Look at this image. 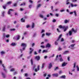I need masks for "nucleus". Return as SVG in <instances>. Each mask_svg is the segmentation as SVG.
Wrapping results in <instances>:
<instances>
[{
	"label": "nucleus",
	"mask_w": 79,
	"mask_h": 79,
	"mask_svg": "<svg viewBox=\"0 0 79 79\" xmlns=\"http://www.w3.org/2000/svg\"><path fill=\"white\" fill-rule=\"evenodd\" d=\"M58 27L60 28V29H64V32H65L66 31V30L68 29V27L67 26L65 27L64 26H62L61 25H60Z\"/></svg>",
	"instance_id": "nucleus-1"
},
{
	"label": "nucleus",
	"mask_w": 79,
	"mask_h": 79,
	"mask_svg": "<svg viewBox=\"0 0 79 79\" xmlns=\"http://www.w3.org/2000/svg\"><path fill=\"white\" fill-rule=\"evenodd\" d=\"M21 46L22 47H23V48L22 49H21L20 50L21 53H22V52L26 49V44L24 43H22V44Z\"/></svg>",
	"instance_id": "nucleus-2"
},
{
	"label": "nucleus",
	"mask_w": 79,
	"mask_h": 79,
	"mask_svg": "<svg viewBox=\"0 0 79 79\" xmlns=\"http://www.w3.org/2000/svg\"><path fill=\"white\" fill-rule=\"evenodd\" d=\"M3 62H2V61L1 60H0V65L2 66V67H3V69H4V71H6V69H5V66L4 65V64H2Z\"/></svg>",
	"instance_id": "nucleus-3"
},
{
	"label": "nucleus",
	"mask_w": 79,
	"mask_h": 79,
	"mask_svg": "<svg viewBox=\"0 0 79 79\" xmlns=\"http://www.w3.org/2000/svg\"><path fill=\"white\" fill-rule=\"evenodd\" d=\"M71 31L72 32H74V33L76 34V33H77V29H76L75 30H74V28H73L72 29Z\"/></svg>",
	"instance_id": "nucleus-4"
},
{
	"label": "nucleus",
	"mask_w": 79,
	"mask_h": 79,
	"mask_svg": "<svg viewBox=\"0 0 79 79\" xmlns=\"http://www.w3.org/2000/svg\"><path fill=\"white\" fill-rule=\"evenodd\" d=\"M1 75L2 76V77L3 78H5L6 77V75L3 73V72H2Z\"/></svg>",
	"instance_id": "nucleus-5"
},
{
	"label": "nucleus",
	"mask_w": 79,
	"mask_h": 79,
	"mask_svg": "<svg viewBox=\"0 0 79 79\" xmlns=\"http://www.w3.org/2000/svg\"><path fill=\"white\" fill-rule=\"evenodd\" d=\"M62 34H61L60 35H59V36L57 40H60V39H61V40H64V39H63V38H61V37H62Z\"/></svg>",
	"instance_id": "nucleus-6"
},
{
	"label": "nucleus",
	"mask_w": 79,
	"mask_h": 79,
	"mask_svg": "<svg viewBox=\"0 0 79 79\" xmlns=\"http://www.w3.org/2000/svg\"><path fill=\"white\" fill-rule=\"evenodd\" d=\"M52 76L53 77H58V74L57 73H53L52 74Z\"/></svg>",
	"instance_id": "nucleus-7"
},
{
	"label": "nucleus",
	"mask_w": 79,
	"mask_h": 79,
	"mask_svg": "<svg viewBox=\"0 0 79 79\" xmlns=\"http://www.w3.org/2000/svg\"><path fill=\"white\" fill-rule=\"evenodd\" d=\"M74 45H75V44H71L70 45V46L69 47V48L70 47L71 49H74Z\"/></svg>",
	"instance_id": "nucleus-8"
},
{
	"label": "nucleus",
	"mask_w": 79,
	"mask_h": 79,
	"mask_svg": "<svg viewBox=\"0 0 79 79\" xmlns=\"http://www.w3.org/2000/svg\"><path fill=\"white\" fill-rule=\"evenodd\" d=\"M40 66L38 65L37 67V69H35V72H37V71H39L40 69Z\"/></svg>",
	"instance_id": "nucleus-9"
},
{
	"label": "nucleus",
	"mask_w": 79,
	"mask_h": 79,
	"mask_svg": "<svg viewBox=\"0 0 79 79\" xmlns=\"http://www.w3.org/2000/svg\"><path fill=\"white\" fill-rule=\"evenodd\" d=\"M0 53L2 56L5 54V52L4 51H2L0 52Z\"/></svg>",
	"instance_id": "nucleus-10"
},
{
	"label": "nucleus",
	"mask_w": 79,
	"mask_h": 79,
	"mask_svg": "<svg viewBox=\"0 0 79 79\" xmlns=\"http://www.w3.org/2000/svg\"><path fill=\"white\" fill-rule=\"evenodd\" d=\"M30 52H29V54H31L32 53V52L34 51V49L32 48H30Z\"/></svg>",
	"instance_id": "nucleus-11"
},
{
	"label": "nucleus",
	"mask_w": 79,
	"mask_h": 79,
	"mask_svg": "<svg viewBox=\"0 0 79 79\" xmlns=\"http://www.w3.org/2000/svg\"><path fill=\"white\" fill-rule=\"evenodd\" d=\"M51 47V45H50V44H49V43H48L46 46V48L48 47V48H50Z\"/></svg>",
	"instance_id": "nucleus-12"
},
{
	"label": "nucleus",
	"mask_w": 79,
	"mask_h": 79,
	"mask_svg": "<svg viewBox=\"0 0 79 79\" xmlns=\"http://www.w3.org/2000/svg\"><path fill=\"white\" fill-rule=\"evenodd\" d=\"M35 59L37 61H39L40 60V56H36L35 57Z\"/></svg>",
	"instance_id": "nucleus-13"
},
{
	"label": "nucleus",
	"mask_w": 79,
	"mask_h": 79,
	"mask_svg": "<svg viewBox=\"0 0 79 79\" xmlns=\"http://www.w3.org/2000/svg\"><path fill=\"white\" fill-rule=\"evenodd\" d=\"M52 67V64L51 63H50L49 64L48 68L49 69H50Z\"/></svg>",
	"instance_id": "nucleus-14"
},
{
	"label": "nucleus",
	"mask_w": 79,
	"mask_h": 79,
	"mask_svg": "<svg viewBox=\"0 0 79 79\" xmlns=\"http://www.w3.org/2000/svg\"><path fill=\"white\" fill-rule=\"evenodd\" d=\"M61 55H59V56L60 58V61H63V59H62V58L61 57Z\"/></svg>",
	"instance_id": "nucleus-15"
},
{
	"label": "nucleus",
	"mask_w": 79,
	"mask_h": 79,
	"mask_svg": "<svg viewBox=\"0 0 79 79\" xmlns=\"http://www.w3.org/2000/svg\"><path fill=\"white\" fill-rule=\"evenodd\" d=\"M69 34L70 36L72 35V31H70L69 32Z\"/></svg>",
	"instance_id": "nucleus-16"
},
{
	"label": "nucleus",
	"mask_w": 79,
	"mask_h": 79,
	"mask_svg": "<svg viewBox=\"0 0 79 79\" xmlns=\"http://www.w3.org/2000/svg\"><path fill=\"white\" fill-rule=\"evenodd\" d=\"M32 25L31 26V27H32V28L33 29V28H34V27H35V23H32Z\"/></svg>",
	"instance_id": "nucleus-17"
},
{
	"label": "nucleus",
	"mask_w": 79,
	"mask_h": 79,
	"mask_svg": "<svg viewBox=\"0 0 79 79\" xmlns=\"http://www.w3.org/2000/svg\"><path fill=\"white\" fill-rule=\"evenodd\" d=\"M70 0H67L66 1V5H68L70 3V2H69V1Z\"/></svg>",
	"instance_id": "nucleus-18"
},
{
	"label": "nucleus",
	"mask_w": 79,
	"mask_h": 79,
	"mask_svg": "<svg viewBox=\"0 0 79 79\" xmlns=\"http://www.w3.org/2000/svg\"><path fill=\"white\" fill-rule=\"evenodd\" d=\"M69 20H65L64 21V23H65V24H66L67 23H69Z\"/></svg>",
	"instance_id": "nucleus-19"
},
{
	"label": "nucleus",
	"mask_w": 79,
	"mask_h": 79,
	"mask_svg": "<svg viewBox=\"0 0 79 79\" xmlns=\"http://www.w3.org/2000/svg\"><path fill=\"white\" fill-rule=\"evenodd\" d=\"M10 45L11 46H15L16 45V44L15 43H12Z\"/></svg>",
	"instance_id": "nucleus-20"
},
{
	"label": "nucleus",
	"mask_w": 79,
	"mask_h": 79,
	"mask_svg": "<svg viewBox=\"0 0 79 79\" xmlns=\"http://www.w3.org/2000/svg\"><path fill=\"white\" fill-rule=\"evenodd\" d=\"M5 27H6V25H4L3 27L2 31H5Z\"/></svg>",
	"instance_id": "nucleus-21"
},
{
	"label": "nucleus",
	"mask_w": 79,
	"mask_h": 79,
	"mask_svg": "<svg viewBox=\"0 0 79 79\" xmlns=\"http://www.w3.org/2000/svg\"><path fill=\"white\" fill-rule=\"evenodd\" d=\"M13 10L12 9H10L8 11V14H9V15H10V11H13Z\"/></svg>",
	"instance_id": "nucleus-22"
},
{
	"label": "nucleus",
	"mask_w": 79,
	"mask_h": 79,
	"mask_svg": "<svg viewBox=\"0 0 79 79\" xmlns=\"http://www.w3.org/2000/svg\"><path fill=\"white\" fill-rule=\"evenodd\" d=\"M48 52V50H44L43 51L42 53H47V52Z\"/></svg>",
	"instance_id": "nucleus-23"
},
{
	"label": "nucleus",
	"mask_w": 79,
	"mask_h": 79,
	"mask_svg": "<svg viewBox=\"0 0 79 79\" xmlns=\"http://www.w3.org/2000/svg\"><path fill=\"white\" fill-rule=\"evenodd\" d=\"M21 21L22 23H24V22H25V20L23 18L21 19Z\"/></svg>",
	"instance_id": "nucleus-24"
},
{
	"label": "nucleus",
	"mask_w": 79,
	"mask_h": 79,
	"mask_svg": "<svg viewBox=\"0 0 79 79\" xmlns=\"http://www.w3.org/2000/svg\"><path fill=\"white\" fill-rule=\"evenodd\" d=\"M60 78H63V79H65L66 78V76L65 75L62 76L60 77Z\"/></svg>",
	"instance_id": "nucleus-25"
},
{
	"label": "nucleus",
	"mask_w": 79,
	"mask_h": 79,
	"mask_svg": "<svg viewBox=\"0 0 79 79\" xmlns=\"http://www.w3.org/2000/svg\"><path fill=\"white\" fill-rule=\"evenodd\" d=\"M15 71V69L13 68L10 70V71L13 72V71Z\"/></svg>",
	"instance_id": "nucleus-26"
},
{
	"label": "nucleus",
	"mask_w": 79,
	"mask_h": 79,
	"mask_svg": "<svg viewBox=\"0 0 79 79\" xmlns=\"http://www.w3.org/2000/svg\"><path fill=\"white\" fill-rule=\"evenodd\" d=\"M76 68H77V71H79V66H78V65H77Z\"/></svg>",
	"instance_id": "nucleus-27"
},
{
	"label": "nucleus",
	"mask_w": 79,
	"mask_h": 79,
	"mask_svg": "<svg viewBox=\"0 0 79 79\" xmlns=\"http://www.w3.org/2000/svg\"><path fill=\"white\" fill-rule=\"evenodd\" d=\"M41 6H42V5L41 4H39L37 5V8H40Z\"/></svg>",
	"instance_id": "nucleus-28"
},
{
	"label": "nucleus",
	"mask_w": 79,
	"mask_h": 79,
	"mask_svg": "<svg viewBox=\"0 0 79 79\" xmlns=\"http://www.w3.org/2000/svg\"><path fill=\"white\" fill-rule=\"evenodd\" d=\"M69 52L68 51H65L64 52V54H67V53H69Z\"/></svg>",
	"instance_id": "nucleus-29"
},
{
	"label": "nucleus",
	"mask_w": 79,
	"mask_h": 79,
	"mask_svg": "<svg viewBox=\"0 0 79 79\" xmlns=\"http://www.w3.org/2000/svg\"><path fill=\"white\" fill-rule=\"evenodd\" d=\"M31 65H32L33 64V63H34V61H33V59H31Z\"/></svg>",
	"instance_id": "nucleus-30"
},
{
	"label": "nucleus",
	"mask_w": 79,
	"mask_h": 79,
	"mask_svg": "<svg viewBox=\"0 0 79 79\" xmlns=\"http://www.w3.org/2000/svg\"><path fill=\"white\" fill-rule=\"evenodd\" d=\"M67 63H64L62 64V66H65L67 64Z\"/></svg>",
	"instance_id": "nucleus-31"
},
{
	"label": "nucleus",
	"mask_w": 79,
	"mask_h": 79,
	"mask_svg": "<svg viewBox=\"0 0 79 79\" xmlns=\"http://www.w3.org/2000/svg\"><path fill=\"white\" fill-rule=\"evenodd\" d=\"M10 31H16V29H15V28L11 29H10Z\"/></svg>",
	"instance_id": "nucleus-32"
},
{
	"label": "nucleus",
	"mask_w": 79,
	"mask_h": 79,
	"mask_svg": "<svg viewBox=\"0 0 79 79\" xmlns=\"http://www.w3.org/2000/svg\"><path fill=\"white\" fill-rule=\"evenodd\" d=\"M46 35H48V36H49V35H51V33H46Z\"/></svg>",
	"instance_id": "nucleus-33"
},
{
	"label": "nucleus",
	"mask_w": 79,
	"mask_h": 79,
	"mask_svg": "<svg viewBox=\"0 0 79 79\" xmlns=\"http://www.w3.org/2000/svg\"><path fill=\"white\" fill-rule=\"evenodd\" d=\"M20 38V36L19 35H17V40H19Z\"/></svg>",
	"instance_id": "nucleus-34"
},
{
	"label": "nucleus",
	"mask_w": 79,
	"mask_h": 79,
	"mask_svg": "<svg viewBox=\"0 0 79 79\" xmlns=\"http://www.w3.org/2000/svg\"><path fill=\"white\" fill-rule=\"evenodd\" d=\"M58 69H59V68H58V67H57L55 69V70L56 71V70H58Z\"/></svg>",
	"instance_id": "nucleus-35"
},
{
	"label": "nucleus",
	"mask_w": 79,
	"mask_h": 79,
	"mask_svg": "<svg viewBox=\"0 0 79 79\" xmlns=\"http://www.w3.org/2000/svg\"><path fill=\"white\" fill-rule=\"evenodd\" d=\"M11 3V2H8L7 3V5H10Z\"/></svg>",
	"instance_id": "nucleus-36"
},
{
	"label": "nucleus",
	"mask_w": 79,
	"mask_h": 79,
	"mask_svg": "<svg viewBox=\"0 0 79 79\" xmlns=\"http://www.w3.org/2000/svg\"><path fill=\"white\" fill-rule=\"evenodd\" d=\"M73 13H74L75 16H77V14H76V11H74Z\"/></svg>",
	"instance_id": "nucleus-37"
},
{
	"label": "nucleus",
	"mask_w": 79,
	"mask_h": 79,
	"mask_svg": "<svg viewBox=\"0 0 79 79\" xmlns=\"http://www.w3.org/2000/svg\"><path fill=\"white\" fill-rule=\"evenodd\" d=\"M76 63L75 62L74 63V64H73V68H76Z\"/></svg>",
	"instance_id": "nucleus-38"
},
{
	"label": "nucleus",
	"mask_w": 79,
	"mask_h": 79,
	"mask_svg": "<svg viewBox=\"0 0 79 79\" xmlns=\"http://www.w3.org/2000/svg\"><path fill=\"white\" fill-rule=\"evenodd\" d=\"M17 73H18V72L15 71V72H14L13 74H14V75H15V74H17Z\"/></svg>",
	"instance_id": "nucleus-39"
},
{
	"label": "nucleus",
	"mask_w": 79,
	"mask_h": 79,
	"mask_svg": "<svg viewBox=\"0 0 79 79\" xmlns=\"http://www.w3.org/2000/svg\"><path fill=\"white\" fill-rule=\"evenodd\" d=\"M5 13V11L3 12L2 13V16L3 17L5 16V15H4Z\"/></svg>",
	"instance_id": "nucleus-40"
},
{
	"label": "nucleus",
	"mask_w": 79,
	"mask_h": 79,
	"mask_svg": "<svg viewBox=\"0 0 79 79\" xmlns=\"http://www.w3.org/2000/svg\"><path fill=\"white\" fill-rule=\"evenodd\" d=\"M59 74H62V73H63V72L61 71H60L59 72Z\"/></svg>",
	"instance_id": "nucleus-41"
},
{
	"label": "nucleus",
	"mask_w": 79,
	"mask_h": 79,
	"mask_svg": "<svg viewBox=\"0 0 79 79\" xmlns=\"http://www.w3.org/2000/svg\"><path fill=\"white\" fill-rule=\"evenodd\" d=\"M40 17L41 18H44V16H43V15L40 14Z\"/></svg>",
	"instance_id": "nucleus-42"
},
{
	"label": "nucleus",
	"mask_w": 79,
	"mask_h": 79,
	"mask_svg": "<svg viewBox=\"0 0 79 79\" xmlns=\"http://www.w3.org/2000/svg\"><path fill=\"white\" fill-rule=\"evenodd\" d=\"M48 77H51V74H48Z\"/></svg>",
	"instance_id": "nucleus-43"
},
{
	"label": "nucleus",
	"mask_w": 79,
	"mask_h": 79,
	"mask_svg": "<svg viewBox=\"0 0 79 79\" xmlns=\"http://www.w3.org/2000/svg\"><path fill=\"white\" fill-rule=\"evenodd\" d=\"M57 31L58 32H61V31L59 30V29L58 28L57 29Z\"/></svg>",
	"instance_id": "nucleus-44"
},
{
	"label": "nucleus",
	"mask_w": 79,
	"mask_h": 79,
	"mask_svg": "<svg viewBox=\"0 0 79 79\" xmlns=\"http://www.w3.org/2000/svg\"><path fill=\"white\" fill-rule=\"evenodd\" d=\"M6 37L7 38H8V37H10V35H6Z\"/></svg>",
	"instance_id": "nucleus-45"
},
{
	"label": "nucleus",
	"mask_w": 79,
	"mask_h": 79,
	"mask_svg": "<svg viewBox=\"0 0 79 79\" xmlns=\"http://www.w3.org/2000/svg\"><path fill=\"white\" fill-rule=\"evenodd\" d=\"M45 65V64L44 63L42 65V68H44V66Z\"/></svg>",
	"instance_id": "nucleus-46"
},
{
	"label": "nucleus",
	"mask_w": 79,
	"mask_h": 79,
	"mask_svg": "<svg viewBox=\"0 0 79 79\" xmlns=\"http://www.w3.org/2000/svg\"><path fill=\"white\" fill-rule=\"evenodd\" d=\"M41 47L43 48H45V46L44 45L41 46Z\"/></svg>",
	"instance_id": "nucleus-47"
},
{
	"label": "nucleus",
	"mask_w": 79,
	"mask_h": 79,
	"mask_svg": "<svg viewBox=\"0 0 79 79\" xmlns=\"http://www.w3.org/2000/svg\"><path fill=\"white\" fill-rule=\"evenodd\" d=\"M17 5V3H15L14 4V6H16Z\"/></svg>",
	"instance_id": "nucleus-48"
},
{
	"label": "nucleus",
	"mask_w": 79,
	"mask_h": 79,
	"mask_svg": "<svg viewBox=\"0 0 79 79\" xmlns=\"http://www.w3.org/2000/svg\"><path fill=\"white\" fill-rule=\"evenodd\" d=\"M43 76L44 77H45L46 76H47V73H45L43 75Z\"/></svg>",
	"instance_id": "nucleus-49"
},
{
	"label": "nucleus",
	"mask_w": 79,
	"mask_h": 79,
	"mask_svg": "<svg viewBox=\"0 0 79 79\" xmlns=\"http://www.w3.org/2000/svg\"><path fill=\"white\" fill-rule=\"evenodd\" d=\"M44 36H45V34L43 33L42 35V37H44Z\"/></svg>",
	"instance_id": "nucleus-50"
},
{
	"label": "nucleus",
	"mask_w": 79,
	"mask_h": 79,
	"mask_svg": "<svg viewBox=\"0 0 79 79\" xmlns=\"http://www.w3.org/2000/svg\"><path fill=\"white\" fill-rule=\"evenodd\" d=\"M23 56V54H21L19 56V58H21V57H22Z\"/></svg>",
	"instance_id": "nucleus-51"
},
{
	"label": "nucleus",
	"mask_w": 79,
	"mask_h": 79,
	"mask_svg": "<svg viewBox=\"0 0 79 79\" xmlns=\"http://www.w3.org/2000/svg\"><path fill=\"white\" fill-rule=\"evenodd\" d=\"M6 42L7 43H8L9 42V40H6Z\"/></svg>",
	"instance_id": "nucleus-52"
},
{
	"label": "nucleus",
	"mask_w": 79,
	"mask_h": 79,
	"mask_svg": "<svg viewBox=\"0 0 79 79\" xmlns=\"http://www.w3.org/2000/svg\"><path fill=\"white\" fill-rule=\"evenodd\" d=\"M29 2H30V3H33V2L32 1V0H30L29 1Z\"/></svg>",
	"instance_id": "nucleus-53"
},
{
	"label": "nucleus",
	"mask_w": 79,
	"mask_h": 79,
	"mask_svg": "<svg viewBox=\"0 0 79 79\" xmlns=\"http://www.w3.org/2000/svg\"><path fill=\"white\" fill-rule=\"evenodd\" d=\"M3 8L4 9V10H5V9H6V6H3Z\"/></svg>",
	"instance_id": "nucleus-54"
},
{
	"label": "nucleus",
	"mask_w": 79,
	"mask_h": 79,
	"mask_svg": "<svg viewBox=\"0 0 79 79\" xmlns=\"http://www.w3.org/2000/svg\"><path fill=\"white\" fill-rule=\"evenodd\" d=\"M45 32V31L44 30H42L41 33H43V32Z\"/></svg>",
	"instance_id": "nucleus-55"
},
{
	"label": "nucleus",
	"mask_w": 79,
	"mask_h": 79,
	"mask_svg": "<svg viewBox=\"0 0 79 79\" xmlns=\"http://www.w3.org/2000/svg\"><path fill=\"white\" fill-rule=\"evenodd\" d=\"M55 45H58V42H57V41H56L55 42Z\"/></svg>",
	"instance_id": "nucleus-56"
},
{
	"label": "nucleus",
	"mask_w": 79,
	"mask_h": 79,
	"mask_svg": "<svg viewBox=\"0 0 79 79\" xmlns=\"http://www.w3.org/2000/svg\"><path fill=\"white\" fill-rule=\"evenodd\" d=\"M29 27H30V26L29 25H27V28H29Z\"/></svg>",
	"instance_id": "nucleus-57"
},
{
	"label": "nucleus",
	"mask_w": 79,
	"mask_h": 79,
	"mask_svg": "<svg viewBox=\"0 0 79 79\" xmlns=\"http://www.w3.org/2000/svg\"><path fill=\"white\" fill-rule=\"evenodd\" d=\"M59 16V15L58 14H56V16L57 17H58Z\"/></svg>",
	"instance_id": "nucleus-58"
},
{
	"label": "nucleus",
	"mask_w": 79,
	"mask_h": 79,
	"mask_svg": "<svg viewBox=\"0 0 79 79\" xmlns=\"http://www.w3.org/2000/svg\"><path fill=\"white\" fill-rule=\"evenodd\" d=\"M55 22H56V20L54 19L53 20V23H55Z\"/></svg>",
	"instance_id": "nucleus-59"
},
{
	"label": "nucleus",
	"mask_w": 79,
	"mask_h": 79,
	"mask_svg": "<svg viewBox=\"0 0 79 79\" xmlns=\"http://www.w3.org/2000/svg\"><path fill=\"white\" fill-rule=\"evenodd\" d=\"M71 5L72 7H74V5H73V4L72 3H71Z\"/></svg>",
	"instance_id": "nucleus-60"
},
{
	"label": "nucleus",
	"mask_w": 79,
	"mask_h": 79,
	"mask_svg": "<svg viewBox=\"0 0 79 79\" xmlns=\"http://www.w3.org/2000/svg\"><path fill=\"white\" fill-rule=\"evenodd\" d=\"M20 10L21 11H23V10H24V9H23L21 8L20 9Z\"/></svg>",
	"instance_id": "nucleus-61"
},
{
	"label": "nucleus",
	"mask_w": 79,
	"mask_h": 79,
	"mask_svg": "<svg viewBox=\"0 0 79 79\" xmlns=\"http://www.w3.org/2000/svg\"><path fill=\"white\" fill-rule=\"evenodd\" d=\"M34 53L35 55H37V52H34Z\"/></svg>",
	"instance_id": "nucleus-62"
},
{
	"label": "nucleus",
	"mask_w": 79,
	"mask_h": 79,
	"mask_svg": "<svg viewBox=\"0 0 79 79\" xmlns=\"http://www.w3.org/2000/svg\"><path fill=\"white\" fill-rule=\"evenodd\" d=\"M25 76H26V77H27V74L26 73L25 74Z\"/></svg>",
	"instance_id": "nucleus-63"
},
{
	"label": "nucleus",
	"mask_w": 79,
	"mask_h": 79,
	"mask_svg": "<svg viewBox=\"0 0 79 79\" xmlns=\"http://www.w3.org/2000/svg\"><path fill=\"white\" fill-rule=\"evenodd\" d=\"M61 48H59L58 49L59 50H61Z\"/></svg>",
	"instance_id": "nucleus-64"
}]
</instances>
